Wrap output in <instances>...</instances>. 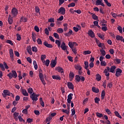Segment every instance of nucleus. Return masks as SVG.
Here are the masks:
<instances>
[{
  "label": "nucleus",
  "mask_w": 124,
  "mask_h": 124,
  "mask_svg": "<svg viewBox=\"0 0 124 124\" xmlns=\"http://www.w3.org/2000/svg\"><path fill=\"white\" fill-rule=\"evenodd\" d=\"M92 53L91 50H86L84 51V55H90Z\"/></svg>",
  "instance_id": "55"
},
{
  "label": "nucleus",
  "mask_w": 124,
  "mask_h": 124,
  "mask_svg": "<svg viewBox=\"0 0 124 124\" xmlns=\"http://www.w3.org/2000/svg\"><path fill=\"white\" fill-rule=\"evenodd\" d=\"M74 6H75V3L74 2L71 3L68 5V7H74Z\"/></svg>",
  "instance_id": "60"
},
{
  "label": "nucleus",
  "mask_w": 124,
  "mask_h": 124,
  "mask_svg": "<svg viewBox=\"0 0 124 124\" xmlns=\"http://www.w3.org/2000/svg\"><path fill=\"white\" fill-rule=\"evenodd\" d=\"M55 43L57 45L59 48H60L61 47V41H60V40H56Z\"/></svg>",
  "instance_id": "38"
},
{
  "label": "nucleus",
  "mask_w": 124,
  "mask_h": 124,
  "mask_svg": "<svg viewBox=\"0 0 124 124\" xmlns=\"http://www.w3.org/2000/svg\"><path fill=\"white\" fill-rule=\"evenodd\" d=\"M32 39L33 42H36V34L34 32H32Z\"/></svg>",
  "instance_id": "15"
},
{
  "label": "nucleus",
  "mask_w": 124,
  "mask_h": 124,
  "mask_svg": "<svg viewBox=\"0 0 124 124\" xmlns=\"http://www.w3.org/2000/svg\"><path fill=\"white\" fill-rule=\"evenodd\" d=\"M100 52H101V55H103V56L106 55V52L105 51V50L103 49H100Z\"/></svg>",
  "instance_id": "40"
},
{
  "label": "nucleus",
  "mask_w": 124,
  "mask_h": 124,
  "mask_svg": "<svg viewBox=\"0 0 124 124\" xmlns=\"http://www.w3.org/2000/svg\"><path fill=\"white\" fill-rule=\"evenodd\" d=\"M22 94L25 96H29V93L27 92V90H26V89H22Z\"/></svg>",
  "instance_id": "27"
},
{
  "label": "nucleus",
  "mask_w": 124,
  "mask_h": 124,
  "mask_svg": "<svg viewBox=\"0 0 124 124\" xmlns=\"http://www.w3.org/2000/svg\"><path fill=\"white\" fill-rule=\"evenodd\" d=\"M50 63V60H46V62H45V64L46 66H49V64Z\"/></svg>",
  "instance_id": "50"
},
{
  "label": "nucleus",
  "mask_w": 124,
  "mask_h": 124,
  "mask_svg": "<svg viewBox=\"0 0 124 124\" xmlns=\"http://www.w3.org/2000/svg\"><path fill=\"white\" fill-rule=\"evenodd\" d=\"M58 13H60L61 15H64L65 14V9L63 7H61L58 10Z\"/></svg>",
  "instance_id": "5"
},
{
  "label": "nucleus",
  "mask_w": 124,
  "mask_h": 124,
  "mask_svg": "<svg viewBox=\"0 0 124 124\" xmlns=\"http://www.w3.org/2000/svg\"><path fill=\"white\" fill-rule=\"evenodd\" d=\"M84 64H85V69H88L89 67V62H84Z\"/></svg>",
  "instance_id": "52"
},
{
  "label": "nucleus",
  "mask_w": 124,
  "mask_h": 124,
  "mask_svg": "<svg viewBox=\"0 0 124 124\" xmlns=\"http://www.w3.org/2000/svg\"><path fill=\"white\" fill-rule=\"evenodd\" d=\"M44 45L46 47H47V48H53V45H52V44H48V42H44Z\"/></svg>",
  "instance_id": "13"
},
{
  "label": "nucleus",
  "mask_w": 124,
  "mask_h": 124,
  "mask_svg": "<svg viewBox=\"0 0 124 124\" xmlns=\"http://www.w3.org/2000/svg\"><path fill=\"white\" fill-rule=\"evenodd\" d=\"M53 36H54V37H55V38H56L57 39H60V36L59 35V34L58 33L56 32H54L53 33Z\"/></svg>",
  "instance_id": "37"
},
{
  "label": "nucleus",
  "mask_w": 124,
  "mask_h": 124,
  "mask_svg": "<svg viewBox=\"0 0 124 124\" xmlns=\"http://www.w3.org/2000/svg\"><path fill=\"white\" fill-rule=\"evenodd\" d=\"M28 21V18L25 17H22L20 18V22H24V23Z\"/></svg>",
  "instance_id": "32"
},
{
  "label": "nucleus",
  "mask_w": 124,
  "mask_h": 124,
  "mask_svg": "<svg viewBox=\"0 0 124 124\" xmlns=\"http://www.w3.org/2000/svg\"><path fill=\"white\" fill-rule=\"evenodd\" d=\"M114 114L116 117H118V118H119L120 119H122V116L121 115H120V113H119V112L116 111L114 112Z\"/></svg>",
  "instance_id": "34"
},
{
  "label": "nucleus",
  "mask_w": 124,
  "mask_h": 124,
  "mask_svg": "<svg viewBox=\"0 0 124 124\" xmlns=\"http://www.w3.org/2000/svg\"><path fill=\"white\" fill-rule=\"evenodd\" d=\"M72 96H73V93H70L68 95V99H67V101L69 104H70L71 103V100L72 99Z\"/></svg>",
  "instance_id": "9"
},
{
  "label": "nucleus",
  "mask_w": 124,
  "mask_h": 124,
  "mask_svg": "<svg viewBox=\"0 0 124 124\" xmlns=\"http://www.w3.org/2000/svg\"><path fill=\"white\" fill-rule=\"evenodd\" d=\"M110 67L107 66L106 68L104 70V73L105 74V76H107V77H109L110 76Z\"/></svg>",
  "instance_id": "4"
},
{
  "label": "nucleus",
  "mask_w": 124,
  "mask_h": 124,
  "mask_svg": "<svg viewBox=\"0 0 124 124\" xmlns=\"http://www.w3.org/2000/svg\"><path fill=\"white\" fill-rule=\"evenodd\" d=\"M37 42L38 44H40L41 45H42V41H41V39L38 38L37 40Z\"/></svg>",
  "instance_id": "63"
},
{
  "label": "nucleus",
  "mask_w": 124,
  "mask_h": 124,
  "mask_svg": "<svg viewBox=\"0 0 124 124\" xmlns=\"http://www.w3.org/2000/svg\"><path fill=\"white\" fill-rule=\"evenodd\" d=\"M96 5H102V6H105V5L102 2V0H97L96 1Z\"/></svg>",
  "instance_id": "10"
},
{
  "label": "nucleus",
  "mask_w": 124,
  "mask_h": 124,
  "mask_svg": "<svg viewBox=\"0 0 124 124\" xmlns=\"http://www.w3.org/2000/svg\"><path fill=\"white\" fill-rule=\"evenodd\" d=\"M98 37H99L100 38H101V39H102V40H104V36H102V35L101 34V33H99L98 34Z\"/></svg>",
  "instance_id": "64"
},
{
  "label": "nucleus",
  "mask_w": 124,
  "mask_h": 124,
  "mask_svg": "<svg viewBox=\"0 0 124 124\" xmlns=\"http://www.w3.org/2000/svg\"><path fill=\"white\" fill-rule=\"evenodd\" d=\"M27 51L30 55H32V52L31 51V46L28 47L27 48Z\"/></svg>",
  "instance_id": "31"
},
{
  "label": "nucleus",
  "mask_w": 124,
  "mask_h": 124,
  "mask_svg": "<svg viewBox=\"0 0 124 124\" xmlns=\"http://www.w3.org/2000/svg\"><path fill=\"white\" fill-rule=\"evenodd\" d=\"M96 80H97L98 81H99L100 80H101V76H100L99 74L96 75Z\"/></svg>",
  "instance_id": "29"
},
{
  "label": "nucleus",
  "mask_w": 124,
  "mask_h": 124,
  "mask_svg": "<svg viewBox=\"0 0 124 124\" xmlns=\"http://www.w3.org/2000/svg\"><path fill=\"white\" fill-rule=\"evenodd\" d=\"M99 101H100V99L99 97H96L94 98V102L97 104H99Z\"/></svg>",
  "instance_id": "35"
},
{
  "label": "nucleus",
  "mask_w": 124,
  "mask_h": 124,
  "mask_svg": "<svg viewBox=\"0 0 124 124\" xmlns=\"http://www.w3.org/2000/svg\"><path fill=\"white\" fill-rule=\"evenodd\" d=\"M98 46L99 48H102V50H104V49H105V45H104V43H100L98 45Z\"/></svg>",
  "instance_id": "19"
},
{
  "label": "nucleus",
  "mask_w": 124,
  "mask_h": 124,
  "mask_svg": "<svg viewBox=\"0 0 124 124\" xmlns=\"http://www.w3.org/2000/svg\"><path fill=\"white\" fill-rule=\"evenodd\" d=\"M28 93L30 94H32V93H33V90L31 88H30L28 89Z\"/></svg>",
  "instance_id": "36"
},
{
  "label": "nucleus",
  "mask_w": 124,
  "mask_h": 124,
  "mask_svg": "<svg viewBox=\"0 0 124 124\" xmlns=\"http://www.w3.org/2000/svg\"><path fill=\"white\" fill-rule=\"evenodd\" d=\"M3 65V64L0 63V68H1V70H2V71H4V70H5V68Z\"/></svg>",
  "instance_id": "56"
},
{
  "label": "nucleus",
  "mask_w": 124,
  "mask_h": 124,
  "mask_svg": "<svg viewBox=\"0 0 124 124\" xmlns=\"http://www.w3.org/2000/svg\"><path fill=\"white\" fill-rule=\"evenodd\" d=\"M39 77L40 80L44 79V76H43V74H42V73H39Z\"/></svg>",
  "instance_id": "43"
},
{
  "label": "nucleus",
  "mask_w": 124,
  "mask_h": 124,
  "mask_svg": "<svg viewBox=\"0 0 124 124\" xmlns=\"http://www.w3.org/2000/svg\"><path fill=\"white\" fill-rule=\"evenodd\" d=\"M101 99L103 100L104 99V97H105V91L103 90L101 93Z\"/></svg>",
  "instance_id": "30"
},
{
  "label": "nucleus",
  "mask_w": 124,
  "mask_h": 124,
  "mask_svg": "<svg viewBox=\"0 0 124 124\" xmlns=\"http://www.w3.org/2000/svg\"><path fill=\"white\" fill-rule=\"evenodd\" d=\"M56 64H57V62H55L54 60H52L50 63V65H51L52 68H53V67H55Z\"/></svg>",
  "instance_id": "17"
},
{
  "label": "nucleus",
  "mask_w": 124,
  "mask_h": 124,
  "mask_svg": "<svg viewBox=\"0 0 124 124\" xmlns=\"http://www.w3.org/2000/svg\"><path fill=\"white\" fill-rule=\"evenodd\" d=\"M92 18H93V20H96V21L98 20V17L96 16L95 14L93 15Z\"/></svg>",
  "instance_id": "46"
},
{
  "label": "nucleus",
  "mask_w": 124,
  "mask_h": 124,
  "mask_svg": "<svg viewBox=\"0 0 124 124\" xmlns=\"http://www.w3.org/2000/svg\"><path fill=\"white\" fill-rule=\"evenodd\" d=\"M7 76H8L10 80H11L12 78H14L15 79L17 78V73L16 72V71L13 70L12 71V73H9Z\"/></svg>",
  "instance_id": "1"
},
{
  "label": "nucleus",
  "mask_w": 124,
  "mask_h": 124,
  "mask_svg": "<svg viewBox=\"0 0 124 124\" xmlns=\"http://www.w3.org/2000/svg\"><path fill=\"white\" fill-rule=\"evenodd\" d=\"M75 77V75L74 73L71 71H70L69 75V77L70 78V81H72L73 80V78Z\"/></svg>",
  "instance_id": "11"
},
{
  "label": "nucleus",
  "mask_w": 124,
  "mask_h": 124,
  "mask_svg": "<svg viewBox=\"0 0 124 124\" xmlns=\"http://www.w3.org/2000/svg\"><path fill=\"white\" fill-rule=\"evenodd\" d=\"M48 22L49 23H55V18L51 17L48 19Z\"/></svg>",
  "instance_id": "47"
},
{
  "label": "nucleus",
  "mask_w": 124,
  "mask_h": 124,
  "mask_svg": "<svg viewBox=\"0 0 124 124\" xmlns=\"http://www.w3.org/2000/svg\"><path fill=\"white\" fill-rule=\"evenodd\" d=\"M35 12L36 13H39L40 14V9H39V7H38V6H36L35 8Z\"/></svg>",
  "instance_id": "48"
},
{
  "label": "nucleus",
  "mask_w": 124,
  "mask_h": 124,
  "mask_svg": "<svg viewBox=\"0 0 124 124\" xmlns=\"http://www.w3.org/2000/svg\"><path fill=\"white\" fill-rule=\"evenodd\" d=\"M33 63L34 67L35 70H37V69L38 68V66H37V63H36V61H34Z\"/></svg>",
  "instance_id": "33"
},
{
  "label": "nucleus",
  "mask_w": 124,
  "mask_h": 124,
  "mask_svg": "<svg viewBox=\"0 0 124 124\" xmlns=\"http://www.w3.org/2000/svg\"><path fill=\"white\" fill-rule=\"evenodd\" d=\"M76 80L77 82H80V80H81V77H79L78 75H76L75 76Z\"/></svg>",
  "instance_id": "42"
},
{
  "label": "nucleus",
  "mask_w": 124,
  "mask_h": 124,
  "mask_svg": "<svg viewBox=\"0 0 124 124\" xmlns=\"http://www.w3.org/2000/svg\"><path fill=\"white\" fill-rule=\"evenodd\" d=\"M3 93L5 94H6L7 95H8V96H10V95H11V93H10V92L7 90H4L3 91Z\"/></svg>",
  "instance_id": "25"
},
{
  "label": "nucleus",
  "mask_w": 124,
  "mask_h": 124,
  "mask_svg": "<svg viewBox=\"0 0 124 124\" xmlns=\"http://www.w3.org/2000/svg\"><path fill=\"white\" fill-rule=\"evenodd\" d=\"M39 94H36V93H33L30 95V98L33 100V101H37L38 100V97Z\"/></svg>",
  "instance_id": "2"
},
{
  "label": "nucleus",
  "mask_w": 124,
  "mask_h": 124,
  "mask_svg": "<svg viewBox=\"0 0 124 124\" xmlns=\"http://www.w3.org/2000/svg\"><path fill=\"white\" fill-rule=\"evenodd\" d=\"M88 34L89 35V36H90V37H92V38H93V37H94L95 36L93 31L92 30L89 31Z\"/></svg>",
  "instance_id": "14"
},
{
  "label": "nucleus",
  "mask_w": 124,
  "mask_h": 124,
  "mask_svg": "<svg viewBox=\"0 0 124 124\" xmlns=\"http://www.w3.org/2000/svg\"><path fill=\"white\" fill-rule=\"evenodd\" d=\"M67 46L65 45V43L64 42H62V44L61 46V48H62V50H63V51H65L66 52L67 55H68L69 54V52L68 51H67Z\"/></svg>",
  "instance_id": "3"
},
{
  "label": "nucleus",
  "mask_w": 124,
  "mask_h": 124,
  "mask_svg": "<svg viewBox=\"0 0 124 124\" xmlns=\"http://www.w3.org/2000/svg\"><path fill=\"white\" fill-rule=\"evenodd\" d=\"M18 119L19 122H23L24 123H25V120L24 119H23V118H22V116H21V115H19L18 116Z\"/></svg>",
  "instance_id": "54"
},
{
  "label": "nucleus",
  "mask_w": 124,
  "mask_h": 124,
  "mask_svg": "<svg viewBox=\"0 0 124 124\" xmlns=\"http://www.w3.org/2000/svg\"><path fill=\"white\" fill-rule=\"evenodd\" d=\"M104 1H105L107 6H108L109 7L111 6V3L108 2V0H104Z\"/></svg>",
  "instance_id": "44"
},
{
  "label": "nucleus",
  "mask_w": 124,
  "mask_h": 124,
  "mask_svg": "<svg viewBox=\"0 0 124 124\" xmlns=\"http://www.w3.org/2000/svg\"><path fill=\"white\" fill-rule=\"evenodd\" d=\"M117 29L120 33H123V29H122V27L118 26Z\"/></svg>",
  "instance_id": "61"
},
{
  "label": "nucleus",
  "mask_w": 124,
  "mask_h": 124,
  "mask_svg": "<svg viewBox=\"0 0 124 124\" xmlns=\"http://www.w3.org/2000/svg\"><path fill=\"white\" fill-rule=\"evenodd\" d=\"M75 68L77 70H82V66L79 64H77L75 65Z\"/></svg>",
  "instance_id": "24"
},
{
  "label": "nucleus",
  "mask_w": 124,
  "mask_h": 124,
  "mask_svg": "<svg viewBox=\"0 0 124 124\" xmlns=\"http://www.w3.org/2000/svg\"><path fill=\"white\" fill-rule=\"evenodd\" d=\"M18 116H19V113L15 112L14 113V118L15 121H18Z\"/></svg>",
  "instance_id": "20"
},
{
  "label": "nucleus",
  "mask_w": 124,
  "mask_h": 124,
  "mask_svg": "<svg viewBox=\"0 0 124 124\" xmlns=\"http://www.w3.org/2000/svg\"><path fill=\"white\" fill-rule=\"evenodd\" d=\"M96 115L98 118H102V117H103V114L99 112H96Z\"/></svg>",
  "instance_id": "49"
},
{
  "label": "nucleus",
  "mask_w": 124,
  "mask_h": 124,
  "mask_svg": "<svg viewBox=\"0 0 124 124\" xmlns=\"http://www.w3.org/2000/svg\"><path fill=\"white\" fill-rule=\"evenodd\" d=\"M57 32H58V33H62V32H63V29H62V28H59L57 30Z\"/></svg>",
  "instance_id": "39"
},
{
  "label": "nucleus",
  "mask_w": 124,
  "mask_h": 124,
  "mask_svg": "<svg viewBox=\"0 0 124 124\" xmlns=\"http://www.w3.org/2000/svg\"><path fill=\"white\" fill-rule=\"evenodd\" d=\"M53 79H54L55 80H61V77L59 75H53L52 76Z\"/></svg>",
  "instance_id": "21"
},
{
  "label": "nucleus",
  "mask_w": 124,
  "mask_h": 124,
  "mask_svg": "<svg viewBox=\"0 0 124 124\" xmlns=\"http://www.w3.org/2000/svg\"><path fill=\"white\" fill-rule=\"evenodd\" d=\"M8 21L10 25H11L13 23V19L12 18V17H11V15H10L9 16Z\"/></svg>",
  "instance_id": "18"
},
{
  "label": "nucleus",
  "mask_w": 124,
  "mask_h": 124,
  "mask_svg": "<svg viewBox=\"0 0 124 124\" xmlns=\"http://www.w3.org/2000/svg\"><path fill=\"white\" fill-rule=\"evenodd\" d=\"M32 52H35V53H37L38 50L37 49V47H36V46H33L32 47Z\"/></svg>",
  "instance_id": "45"
},
{
  "label": "nucleus",
  "mask_w": 124,
  "mask_h": 124,
  "mask_svg": "<svg viewBox=\"0 0 124 124\" xmlns=\"http://www.w3.org/2000/svg\"><path fill=\"white\" fill-rule=\"evenodd\" d=\"M55 70H57L58 72H60L61 73H63V69L61 67H57L55 68Z\"/></svg>",
  "instance_id": "16"
},
{
  "label": "nucleus",
  "mask_w": 124,
  "mask_h": 124,
  "mask_svg": "<svg viewBox=\"0 0 124 124\" xmlns=\"http://www.w3.org/2000/svg\"><path fill=\"white\" fill-rule=\"evenodd\" d=\"M67 86L70 90H73L74 89V85L72 83V82H68L67 83Z\"/></svg>",
  "instance_id": "12"
},
{
  "label": "nucleus",
  "mask_w": 124,
  "mask_h": 124,
  "mask_svg": "<svg viewBox=\"0 0 124 124\" xmlns=\"http://www.w3.org/2000/svg\"><path fill=\"white\" fill-rule=\"evenodd\" d=\"M92 92L95 93H99V89L95 88V87H92Z\"/></svg>",
  "instance_id": "22"
},
{
  "label": "nucleus",
  "mask_w": 124,
  "mask_h": 124,
  "mask_svg": "<svg viewBox=\"0 0 124 124\" xmlns=\"http://www.w3.org/2000/svg\"><path fill=\"white\" fill-rule=\"evenodd\" d=\"M6 43H8V44H10L12 46H13V43H12V41L10 40H8L6 41Z\"/></svg>",
  "instance_id": "62"
},
{
  "label": "nucleus",
  "mask_w": 124,
  "mask_h": 124,
  "mask_svg": "<svg viewBox=\"0 0 124 124\" xmlns=\"http://www.w3.org/2000/svg\"><path fill=\"white\" fill-rule=\"evenodd\" d=\"M62 112H63V113H65L67 115H69V110L67 111V109H62Z\"/></svg>",
  "instance_id": "57"
},
{
  "label": "nucleus",
  "mask_w": 124,
  "mask_h": 124,
  "mask_svg": "<svg viewBox=\"0 0 124 124\" xmlns=\"http://www.w3.org/2000/svg\"><path fill=\"white\" fill-rule=\"evenodd\" d=\"M122 72L123 71L122 70V69L118 68L116 69L115 76H116V77H119V76H121Z\"/></svg>",
  "instance_id": "7"
},
{
  "label": "nucleus",
  "mask_w": 124,
  "mask_h": 124,
  "mask_svg": "<svg viewBox=\"0 0 124 124\" xmlns=\"http://www.w3.org/2000/svg\"><path fill=\"white\" fill-rule=\"evenodd\" d=\"M123 38H124V37L122 36L117 35L116 36V40H118V41L120 40L121 41H123Z\"/></svg>",
  "instance_id": "28"
},
{
  "label": "nucleus",
  "mask_w": 124,
  "mask_h": 124,
  "mask_svg": "<svg viewBox=\"0 0 124 124\" xmlns=\"http://www.w3.org/2000/svg\"><path fill=\"white\" fill-rule=\"evenodd\" d=\"M12 14L14 15V16H17L18 15V10H17L16 8H13L12 10Z\"/></svg>",
  "instance_id": "8"
},
{
  "label": "nucleus",
  "mask_w": 124,
  "mask_h": 124,
  "mask_svg": "<svg viewBox=\"0 0 124 124\" xmlns=\"http://www.w3.org/2000/svg\"><path fill=\"white\" fill-rule=\"evenodd\" d=\"M93 24L94 26H96V27H97V28H100V26L98 25V22L97 21H95L93 22Z\"/></svg>",
  "instance_id": "58"
},
{
  "label": "nucleus",
  "mask_w": 124,
  "mask_h": 124,
  "mask_svg": "<svg viewBox=\"0 0 124 124\" xmlns=\"http://www.w3.org/2000/svg\"><path fill=\"white\" fill-rule=\"evenodd\" d=\"M115 69H116V66H111L109 69V72H111V73H115Z\"/></svg>",
  "instance_id": "23"
},
{
  "label": "nucleus",
  "mask_w": 124,
  "mask_h": 124,
  "mask_svg": "<svg viewBox=\"0 0 124 124\" xmlns=\"http://www.w3.org/2000/svg\"><path fill=\"white\" fill-rule=\"evenodd\" d=\"M68 45L70 48H71V49L73 48V46H74V44H73V43H72V42H69Z\"/></svg>",
  "instance_id": "53"
},
{
  "label": "nucleus",
  "mask_w": 124,
  "mask_h": 124,
  "mask_svg": "<svg viewBox=\"0 0 124 124\" xmlns=\"http://www.w3.org/2000/svg\"><path fill=\"white\" fill-rule=\"evenodd\" d=\"M72 30H69V32H68L67 33H64V35H65V36H70V35H71V34H72Z\"/></svg>",
  "instance_id": "26"
},
{
  "label": "nucleus",
  "mask_w": 124,
  "mask_h": 124,
  "mask_svg": "<svg viewBox=\"0 0 124 124\" xmlns=\"http://www.w3.org/2000/svg\"><path fill=\"white\" fill-rule=\"evenodd\" d=\"M100 64L102 66H106V65H107V63L105 61L101 62Z\"/></svg>",
  "instance_id": "51"
},
{
  "label": "nucleus",
  "mask_w": 124,
  "mask_h": 124,
  "mask_svg": "<svg viewBox=\"0 0 124 124\" xmlns=\"http://www.w3.org/2000/svg\"><path fill=\"white\" fill-rule=\"evenodd\" d=\"M9 54H10V57L11 58V61L13 62V61H14V53H13V49H9Z\"/></svg>",
  "instance_id": "6"
},
{
  "label": "nucleus",
  "mask_w": 124,
  "mask_h": 124,
  "mask_svg": "<svg viewBox=\"0 0 124 124\" xmlns=\"http://www.w3.org/2000/svg\"><path fill=\"white\" fill-rule=\"evenodd\" d=\"M16 40L20 41L21 40V35L19 34H16Z\"/></svg>",
  "instance_id": "59"
},
{
  "label": "nucleus",
  "mask_w": 124,
  "mask_h": 124,
  "mask_svg": "<svg viewBox=\"0 0 124 124\" xmlns=\"http://www.w3.org/2000/svg\"><path fill=\"white\" fill-rule=\"evenodd\" d=\"M52 119V116H51L50 115H49V116L46 118V123H48V122H50V121H51Z\"/></svg>",
  "instance_id": "41"
}]
</instances>
